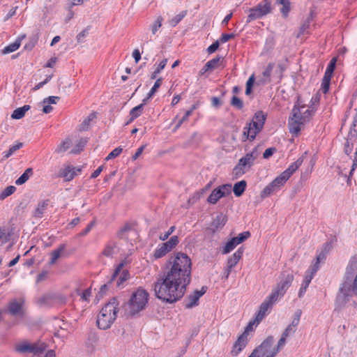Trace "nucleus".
I'll return each mask as SVG.
<instances>
[{
  "label": "nucleus",
  "mask_w": 357,
  "mask_h": 357,
  "mask_svg": "<svg viewBox=\"0 0 357 357\" xmlns=\"http://www.w3.org/2000/svg\"><path fill=\"white\" fill-rule=\"evenodd\" d=\"M246 186H247V183L244 180L236 183L233 188V191H234L235 196H236V197L241 196L243 194V192H245Z\"/></svg>",
  "instance_id": "nucleus-31"
},
{
  "label": "nucleus",
  "mask_w": 357,
  "mask_h": 357,
  "mask_svg": "<svg viewBox=\"0 0 357 357\" xmlns=\"http://www.w3.org/2000/svg\"><path fill=\"white\" fill-rule=\"evenodd\" d=\"M357 115L354 117L351 127L346 139V142L354 143L357 138Z\"/></svg>",
  "instance_id": "nucleus-27"
},
{
  "label": "nucleus",
  "mask_w": 357,
  "mask_h": 357,
  "mask_svg": "<svg viewBox=\"0 0 357 357\" xmlns=\"http://www.w3.org/2000/svg\"><path fill=\"white\" fill-rule=\"evenodd\" d=\"M331 79V77H329L328 75L323 77L321 89L324 93H326L329 89Z\"/></svg>",
  "instance_id": "nucleus-48"
},
{
  "label": "nucleus",
  "mask_w": 357,
  "mask_h": 357,
  "mask_svg": "<svg viewBox=\"0 0 357 357\" xmlns=\"http://www.w3.org/2000/svg\"><path fill=\"white\" fill-rule=\"evenodd\" d=\"M248 337L245 334H241L236 341L231 350L232 356H236L248 344Z\"/></svg>",
  "instance_id": "nucleus-15"
},
{
  "label": "nucleus",
  "mask_w": 357,
  "mask_h": 357,
  "mask_svg": "<svg viewBox=\"0 0 357 357\" xmlns=\"http://www.w3.org/2000/svg\"><path fill=\"white\" fill-rule=\"evenodd\" d=\"M310 17H309L306 21H305L303 22V24H302V26H301V29H300V33L301 34H303L305 33V31L309 28L310 26Z\"/></svg>",
  "instance_id": "nucleus-61"
},
{
  "label": "nucleus",
  "mask_w": 357,
  "mask_h": 357,
  "mask_svg": "<svg viewBox=\"0 0 357 357\" xmlns=\"http://www.w3.org/2000/svg\"><path fill=\"white\" fill-rule=\"evenodd\" d=\"M16 190V188L13 185L6 187L0 194V200H3L7 197L11 195Z\"/></svg>",
  "instance_id": "nucleus-45"
},
{
  "label": "nucleus",
  "mask_w": 357,
  "mask_h": 357,
  "mask_svg": "<svg viewBox=\"0 0 357 357\" xmlns=\"http://www.w3.org/2000/svg\"><path fill=\"white\" fill-rule=\"evenodd\" d=\"M261 130H257L256 127H252L251 123H248L243 129V136L245 137L247 139L253 140L257 134Z\"/></svg>",
  "instance_id": "nucleus-23"
},
{
  "label": "nucleus",
  "mask_w": 357,
  "mask_h": 357,
  "mask_svg": "<svg viewBox=\"0 0 357 357\" xmlns=\"http://www.w3.org/2000/svg\"><path fill=\"white\" fill-rule=\"evenodd\" d=\"M296 331V328L288 326L283 331L282 335L287 338L289 336L293 335L295 333Z\"/></svg>",
  "instance_id": "nucleus-58"
},
{
  "label": "nucleus",
  "mask_w": 357,
  "mask_h": 357,
  "mask_svg": "<svg viewBox=\"0 0 357 357\" xmlns=\"http://www.w3.org/2000/svg\"><path fill=\"white\" fill-rule=\"evenodd\" d=\"M146 101H147L146 99H144L142 100V103L133 107L130 110V115L131 117H130V120L127 122L126 124H128L129 123L132 122L134 119L139 117L142 114L144 106L146 105Z\"/></svg>",
  "instance_id": "nucleus-25"
},
{
  "label": "nucleus",
  "mask_w": 357,
  "mask_h": 357,
  "mask_svg": "<svg viewBox=\"0 0 357 357\" xmlns=\"http://www.w3.org/2000/svg\"><path fill=\"white\" fill-rule=\"evenodd\" d=\"M207 287H202L200 290H195L193 294L188 296L183 301L185 308L190 309L198 305L199 298L206 291Z\"/></svg>",
  "instance_id": "nucleus-13"
},
{
  "label": "nucleus",
  "mask_w": 357,
  "mask_h": 357,
  "mask_svg": "<svg viewBox=\"0 0 357 357\" xmlns=\"http://www.w3.org/2000/svg\"><path fill=\"white\" fill-rule=\"evenodd\" d=\"M274 67V63H270L262 73V77L258 80L259 84H265L271 82V75Z\"/></svg>",
  "instance_id": "nucleus-21"
},
{
  "label": "nucleus",
  "mask_w": 357,
  "mask_h": 357,
  "mask_svg": "<svg viewBox=\"0 0 357 357\" xmlns=\"http://www.w3.org/2000/svg\"><path fill=\"white\" fill-rule=\"evenodd\" d=\"M178 243V237L177 236H172L167 242L158 245L153 252V258L158 259L163 257L174 249Z\"/></svg>",
  "instance_id": "nucleus-9"
},
{
  "label": "nucleus",
  "mask_w": 357,
  "mask_h": 357,
  "mask_svg": "<svg viewBox=\"0 0 357 357\" xmlns=\"http://www.w3.org/2000/svg\"><path fill=\"white\" fill-rule=\"evenodd\" d=\"M257 157L256 149L241 158L238 163L234 167L233 174L238 178L243 175L253 165L255 160Z\"/></svg>",
  "instance_id": "nucleus-6"
},
{
  "label": "nucleus",
  "mask_w": 357,
  "mask_h": 357,
  "mask_svg": "<svg viewBox=\"0 0 357 357\" xmlns=\"http://www.w3.org/2000/svg\"><path fill=\"white\" fill-rule=\"evenodd\" d=\"M250 236V231H244L238 234V236L234 237L238 241L237 243H241Z\"/></svg>",
  "instance_id": "nucleus-52"
},
{
  "label": "nucleus",
  "mask_w": 357,
  "mask_h": 357,
  "mask_svg": "<svg viewBox=\"0 0 357 357\" xmlns=\"http://www.w3.org/2000/svg\"><path fill=\"white\" fill-rule=\"evenodd\" d=\"M162 79L161 77L156 79L154 85L153 86V87L151 89L150 91L147 94V97L146 98V100L148 99L151 98L155 93V92L158 91V89L162 84Z\"/></svg>",
  "instance_id": "nucleus-44"
},
{
  "label": "nucleus",
  "mask_w": 357,
  "mask_h": 357,
  "mask_svg": "<svg viewBox=\"0 0 357 357\" xmlns=\"http://www.w3.org/2000/svg\"><path fill=\"white\" fill-rule=\"evenodd\" d=\"M319 101L318 96H313L311 99L312 105L310 107L301 105L298 102L294 105L291 116H289L288 121V126L289 132L295 136H298L305 125L312 119L315 109L314 105Z\"/></svg>",
  "instance_id": "nucleus-2"
},
{
  "label": "nucleus",
  "mask_w": 357,
  "mask_h": 357,
  "mask_svg": "<svg viewBox=\"0 0 357 357\" xmlns=\"http://www.w3.org/2000/svg\"><path fill=\"white\" fill-rule=\"evenodd\" d=\"M272 306L273 304L267 298L261 304L257 314L258 321H261L264 319L267 311L271 309Z\"/></svg>",
  "instance_id": "nucleus-26"
},
{
  "label": "nucleus",
  "mask_w": 357,
  "mask_h": 357,
  "mask_svg": "<svg viewBox=\"0 0 357 357\" xmlns=\"http://www.w3.org/2000/svg\"><path fill=\"white\" fill-rule=\"evenodd\" d=\"M89 31V26L86 27L84 29L79 33L77 34L76 38L78 43H82L83 41L84 38H85Z\"/></svg>",
  "instance_id": "nucleus-55"
},
{
  "label": "nucleus",
  "mask_w": 357,
  "mask_h": 357,
  "mask_svg": "<svg viewBox=\"0 0 357 357\" xmlns=\"http://www.w3.org/2000/svg\"><path fill=\"white\" fill-rule=\"evenodd\" d=\"M274 342L273 336L266 337L260 345L256 347L248 357H266L273 354L272 346Z\"/></svg>",
  "instance_id": "nucleus-10"
},
{
  "label": "nucleus",
  "mask_w": 357,
  "mask_h": 357,
  "mask_svg": "<svg viewBox=\"0 0 357 357\" xmlns=\"http://www.w3.org/2000/svg\"><path fill=\"white\" fill-rule=\"evenodd\" d=\"M60 99L59 96H49L43 100V104H56L57 101Z\"/></svg>",
  "instance_id": "nucleus-56"
},
{
  "label": "nucleus",
  "mask_w": 357,
  "mask_h": 357,
  "mask_svg": "<svg viewBox=\"0 0 357 357\" xmlns=\"http://www.w3.org/2000/svg\"><path fill=\"white\" fill-rule=\"evenodd\" d=\"M46 348V344L41 342L30 343L27 341H24L15 346V351L20 354L30 353L34 355H39L43 353Z\"/></svg>",
  "instance_id": "nucleus-7"
},
{
  "label": "nucleus",
  "mask_w": 357,
  "mask_h": 357,
  "mask_svg": "<svg viewBox=\"0 0 357 357\" xmlns=\"http://www.w3.org/2000/svg\"><path fill=\"white\" fill-rule=\"evenodd\" d=\"M231 185L223 184L215 188L207 198V202L211 204H216L222 197L231 194Z\"/></svg>",
  "instance_id": "nucleus-11"
},
{
  "label": "nucleus",
  "mask_w": 357,
  "mask_h": 357,
  "mask_svg": "<svg viewBox=\"0 0 357 357\" xmlns=\"http://www.w3.org/2000/svg\"><path fill=\"white\" fill-rule=\"evenodd\" d=\"M277 3L282 6L281 13L283 16L287 17L290 10L289 0H277Z\"/></svg>",
  "instance_id": "nucleus-39"
},
{
  "label": "nucleus",
  "mask_w": 357,
  "mask_h": 357,
  "mask_svg": "<svg viewBox=\"0 0 357 357\" xmlns=\"http://www.w3.org/2000/svg\"><path fill=\"white\" fill-rule=\"evenodd\" d=\"M230 105L238 109H241L243 107V102L242 100L236 96H234L231 98Z\"/></svg>",
  "instance_id": "nucleus-47"
},
{
  "label": "nucleus",
  "mask_w": 357,
  "mask_h": 357,
  "mask_svg": "<svg viewBox=\"0 0 357 357\" xmlns=\"http://www.w3.org/2000/svg\"><path fill=\"white\" fill-rule=\"evenodd\" d=\"M118 305L116 299L113 298L101 309L96 321L99 328L106 330L110 328L116 318Z\"/></svg>",
  "instance_id": "nucleus-4"
},
{
  "label": "nucleus",
  "mask_w": 357,
  "mask_h": 357,
  "mask_svg": "<svg viewBox=\"0 0 357 357\" xmlns=\"http://www.w3.org/2000/svg\"><path fill=\"white\" fill-rule=\"evenodd\" d=\"M9 313L12 316L24 317V301L14 299L11 301L8 306Z\"/></svg>",
  "instance_id": "nucleus-14"
},
{
  "label": "nucleus",
  "mask_w": 357,
  "mask_h": 357,
  "mask_svg": "<svg viewBox=\"0 0 357 357\" xmlns=\"http://www.w3.org/2000/svg\"><path fill=\"white\" fill-rule=\"evenodd\" d=\"M271 12V3L270 0H263L256 7L249 10L247 22L259 19Z\"/></svg>",
  "instance_id": "nucleus-8"
},
{
  "label": "nucleus",
  "mask_w": 357,
  "mask_h": 357,
  "mask_svg": "<svg viewBox=\"0 0 357 357\" xmlns=\"http://www.w3.org/2000/svg\"><path fill=\"white\" fill-rule=\"evenodd\" d=\"M187 10H183L179 14L176 15L175 17L172 18L169 21V24L172 26H176L187 15Z\"/></svg>",
  "instance_id": "nucleus-38"
},
{
  "label": "nucleus",
  "mask_w": 357,
  "mask_h": 357,
  "mask_svg": "<svg viewBox=\"0 0 357 357\" xmlns=\"http://www.w3.org/2000/svg\"><path fill=\"white\" fill-rule=\"evenodd\" d=\"M49 205V199L42 200L38 202L33 213V216L36 218L43 217Z\"/></svg>",
  "instance_id": "nucleus-20"
},
{
  "label": "nucleus",
  "mask_w": 357,
  "mask_h": 357,
  "mask_svg": "<svg viewBox=\"0 0 357 357\" xmlns=\"http://www.w3.org/2000/svg\"><path fill=\"white\" fill-rule=\"evenodd\" d=\"M52 77V75L47 76L46 79L43 82H41L38 83V84H36L34 86L33 90L36 91V90H38L40 88H42L45 84H46L47 82H49L50 81Z\"/></svg>",
  "instance_id": "nucleus-60"
},
{
  "label": "nucleus",
  "mask_w": 357,
  "mask_h": 357,
  "mask_svg": "<svg viewBox=\"0 0 357 357\" xmlns=\"http://www.w3.org/2000/svg\"><path fill=\"white\" fill-rule=\"evenodd\" d=\"M20 41L16 40L13 43L10 44L9 45L6 46L3 50V54H9V53L13 52L16 51L20 47Z\"/></svg>",
  "instance_id": "nucleus-43"
},
{
  "label": "nucleus",
  "mask_w": 357,
  "mask_h": 357,
  "mask_svg": "<svg viewBox=\"0 0 357 357\" xmlns=\"http://www.w3.org/2000/svg\"><path fill=\"white\" fill-rule=\"evenodd\" d=\"M294 280V275L291 273L282 275V279L275 289L266 298L273 305L284 296L287 289L291 286Z\"/></svg>",
  "instance_id": "nucleus-5"
},
{
  "label": "nucleus",
  "mask_w": 357,
  "mask_h": 357,
  "mask_svg": "<svg viewBox=\"0 0 357 357\" xmlns=\"http://www.w3.org/2000/svg\"><path fill=\"white\" fill-rule=\"evenodd\" d=\"M335 63H336V59L333 58L327 66L326 70L324 73V76L328 75L329 77H332V75H333V71L335 68Z\"/></svg>",
  "instance_id": "nucleus-46"
},
{
  "label": "nucleus",
  "mask_w": 357,
  "mask_h": 357,
  "mask_svg": "<svg viewBox=\"0 0 357 357\" xmlns=\"http://www.w3.org/2000/svg\"><path fill=\"white\" fill-rule=\"evenodd\" d=\"M96 118V115L95 113L90 114L82 123L80 126V130H86L88 129L90 122Z\"/></svg>",
  "instance_id": "nucleus-41"
},
{
  "label": "nucleus",
  "mask_w": 357,
  "mask_h": 357,
  "mask_svg": "<svg viewBox=\"0 0 357 357\" xmlns=\"http://www.w3.org/2000/svg\"><path fill=\"white\" fill-rule=\"evenodd\" d=\"M123 149L121 147H117L114 149L111 153H109V155L106 157L105 160H109L119 156L121 153Z\"/></svg>",
  "instance_id": "nucleus-51"
},
{
  "label": "nucleus",
  "mask_w": 357,
  "mask_h": 357,
  "mask_svg": "<svg viewBox=\"0 0 357 357\" xmlns=\"http://www.w3.org/2000/svg\"><path fill=\"white\" fill-rule=\"evenodd\" d=\"M162 17H158L154 24L151 26V31L153 34H155L158 29L162 26Z\"/></svg>",
  "instance_id": "nucleus-53"
},
{
  "label": "nucleus",
  "mask_w": 357,
  "mask_h": 357,
  "mask_svg": "<svg viewBox=\"0 0 357 357\" xmlns=\"http://www.w3.org/2000/svg\"><path fill=\"white\" fill-rule=\"evenodd\" d=\"M279 190L275 188L273 184L271 183L267 186H266L263 190L261 192V197L266 198L271 195L278 192Z\"/></svg>",
  "instance_id": "nucleus-35"
},
{
  "label": "nucleus",
  "mask_w": 357,
  "mask_h": 357,
  "mask_svg": "<svg viewBox=\"0 0 357 357\" xmlns=\"http://www.w3.org/2000/svg\"><path fill=\"white\" fill-rule=\"evenodd\" d=\"M77 294L80 296L81 299L84 301H87L89 300L90 296H91V288H88L84 290L83 292H81L79 289L76 290Z\"/></svg>",
  "instance_id": "nucleus-49"
},
{
  "label": "nucleus",
  "mask_w": 357,
  "mask_h": 357,
  "mask_svg": "<svg viewBox=\"0 0 357 357\" xmlns=\"http://www.w3.org/2000/svg\"><path fill=\"white\" fill-rule=\"evenodd\" d=\"M244 249L239 248L227 260V266L233 268L239 261L243 256Z\"/></svg>",
  "instance_id": "nucleus-19"
},
{
  "label": "nucleus",
  "mask_w": 357,
  "mask_h": 357,
  "mask_svg": "<svg viewBox=\"0 0 357 357\" xmlns=\"http://www.w3.org/2000/svg\"><path fill=\"white\" fill-rule=\"evenodd\" d=\"M127 264L128 261L126 260V259H125L116 267L114 273H112L111 278L108 280L107 282L102 284L100 287V291H98V296L100 297L104 296L107 294V292L110 289L112 282L115 280L116 277L119 275L121 268L123 266H125Z\"/></svg>",
  "instance_id": "nucleus-12"
},
{
  "label": "nucleus",
  "mask_w": 357,
  "mask_h": 357,
  "mask_svg": "<svg viewBox=\"0 0 357 357\" xmlns=\"http://www.w3.org/2000/svg\"><path fill=\"white\" fill-rule=\"evenodd\" d=\"M31 107L29 105H25L22 107L15 109L11 114V118L13 119H20L24 116L26 112L30 109Z\"/></svg>",
  "instance_id": "nucleus-29"
},
{
  "label": "nucleus",
  "mask_w": 357,
  "mask_h": 357,
  "mask_svg": "<svg viewBox=\"0 0 357 357\" xmlns=\"http://www.w3.org/2000/svg\"><path fill=\"white\" fill-rule=\"evenodd\" d=\"M306 152L304 154L297 159L296 161L293 162L289 165V167L283 172L286 174L289 178L298 169V167L302 165L303 162L304 155H306Z\"/></svg>",
  "instance_id": "nucleus-24"
},
{
  "label": "nucleus",
  "mask_w": 357,
  "mask_h": 357,
  "mask_svg": "<svg viewBox=\"0 0 357 357\" xmlns=\"http://www.w3.org/2000/svg\"><path fill=\"white\" fill-rule=\"evenodd\" d=\"M289 178L284 174V172L281 173L278 176H277L272 182L271 183L273 185L280 190V188L284 185V183L287 182V181Z\"/></svg>",
  "instance_id": "nucleus-32"
},
{
  "label": "nucleus",
  "mask_w": 357,
  "mask_h": 357,
  "mask_svg": "<svg viewBox=\"0 0 357 357\" xmlns=\"http://www.w3.org/2000/svg\"><path fill=\"white\" fill-rule=\"evenodd\" d=\"M118 248L117 244L114 241H109L105 245L102 252V255L107 257L112 258L114 255L117 253Z\"/></svg>",
  "instance_id": "nucleus-18"
},
{
  "label": "nucleus",
  "mask_w": 357,
  "mask_h": 357,
  "mask_svg": "<svg viewBox=\"0 0 357 357\" xmlns=\"http://www.w3.org/2000/svg\"><path fill=\"white\" fill-rule=\"evenodd\" d=\"M227 220V219L226 216L222 213H220L213 219L208 227V229L211 230L212 233H215L216 231L222 229L225 226Z\"/></svg>",
  "instance_id": "nucleus-16"
},
{
  "label": "nucleus",
  "mask_w": 357,
  "mask_h": 357,
  "mask_svg": "<svg viewBox=\"0 0 357 357\" xmlns=\"http://www.w3.org/2000/svg\"><path fill=\"white\" fill-rule=\"evenodd\" d=\"M124 266L121 268L119 275L116 277V286L120 287L125 281L130 278L129 271L127 269H123Z\"/></svg>",
  "instance_id": "nucleus-33"
},
{
  "label": "nucleus",
  "mask_w": 357,
  "mask_h": 357,
  "mask_svg": "<svg viewBox=\"0 0 357 357\" xmlns=\"http://www.w3.org/2000/svg\"><path fill=\"white\" fill-rule=\"evenodd\" d=\"M237 242L234 237L230 239L223 248L222 254H227L233 250L239 244Z\"/></svg>",
  "instance_id": "nucleus-36"
},
{
  "label": "nucleus",
  "mask_w": 357,
  "mask_h": 357,
  "mask_svg": "<svg viewBox=\"0 0 357 357\" xmlns=\"http://www.w3.org/2000/svg\"><path fill=\"white\" fill-rule=\"evenodd\" d=\"M32 174V168H27L25 172L15 181V184L20 185L25 183Z\"/></svg>",
  "instance_id": "nucleus-34"
},
{
  "label": "nucleus",
  "mask_w": 357,
  "mask_h": 357,
  "mask_svg": "<svg viewBox=\"0 0 357 357\" xmlns=\"http://www.w3.org/2000/svg\"><path fill=\"white\" fill-rule=\"evenodd\" d=\"M149 294L146 290L138 288L134 291L128 302L123 305L124 314L133 317L145 310L148 303Z\"/></svg>",
  "instance_id": "nucleus-3"
},
{
  "label": "nucleus",
  "mask_w": 357,
  "mask_h": 357,
  "mask_svg": "<svg viewBox=\"0 0 357 357\" xmlns=\"http://www.w3.org/2000/svg\"><path fill=\"white\" fill-rule=\"evenodd\" d=\"M309 284H310V282H308V280H303V282L301 287L298 291V297L299 298H302Z\"/></svg>",
  "instance_id": "nucleus-54"
},
{
  "label": "nucleus",
  "mask_w": 357,
  "mask_h": 357,
  "mask_svg": "<svg viewBox=\"0 0 357 357\" xmlns=\"http://www.w3.org/2000/svg\"><path fill=\"white\" fill-rule=\"evenodd\" d=\"M356 167H357V148L356 149V151H355V153L354 155L353 163H352L351 169L349 172V176L348 181L349 180L350 176L352 175L353 172H354V170L356 169Z\"/></svg>",
  "instance_id": "nucleus-59"
},
{
  "label": "nucleus",
  "mask_w": 357,
  "mask_h": 357,
  "mask_svg": "<svg viewBox=\"0 0 357 357\" xmlns=\"http://www.w3.org/2000/svg\"><path fill=\"white\" fill-rule=\"evenodd\" d=\"M266 120V116L262 111H258L255 114L252 120L250 123L252 127H256L257 130H261Z\"/></svg>",
  "instance_id": "nucleus-17"
},
{
  "label": "nucleus",
  "mask_w": 357,
  "mask_h": 357,
  "mask_svg": "<svg viewBox=\"0 0 357 357\" xmlns=\"http://www.w3.org/2000/svg\"><path fill=\"white\" fill-rule=\"evenodd\" d=\"M71 144V141L69 139H66L63 141L56 149L55 152L57 153H63L67 151Z\"/></svg>",
  "instance_id": "nucleus-40"
},
{
  "label": "nucleus",
  "mask_w": 357,
  "mask_h": 357,
  "mask_svg": "<svg viewBox=\"0 0 357 357\" xmlns=\"http://www.w3.org/2000/svg\"><path fill=\"white\" fill-rule=\"evenodd\" d=\"M286 340L287 338L284 337V336H281L280 339L278 340V344H277V347L275 348H273V354L275 356L278 352L280 350V349L284 346V344H286Z\"/></svg>",
  "instance_id": "nucleus-50"
},
{
  "label": "nucleus",
  "mask_w": 357,
  "mask_h": 357,
  "mask_svg": "<svg viewBox=\"0 0 357 357\" xmlns=\"http://www.w3.org/2000/svg\"><path fill=\"white\" fill-rule=\"evenodd\" d=\"M219 45H220V43H219V41H215V43H213L212 45H211L208 49H207V51L209 54H211V53H213L214 52H215L218 48L219 47Z\"/></svg>",
  "instance_id": "nucleus-64"
},
{
  "label": "nucleus",
  "mask_w": 357,
  "mask_h": 357,
  "mask_svg": "<svg viewBox=\"0 0 357 357\" xmlns=\"http://www.w3.org/2000/svg\"><path fill=\"white\" fill-rule=\"evenodd\" d=\"M220 57H215L208 61L204 67L200 70L199 75H202L208 70H211L215 68L218 63L219 62Z\"/></svg>",
  "instance_id": "nucleus-28"
},
{
  "label": "nucleus",
  "mask_w": 357,
  "mask_h": 357,
  "mask_svg": "<svg viewBox=\"0 0 357 357\" xmlns=\"http://www.w3.org/2000/svg\"><path fill=\"white\" fill-rule=\"evenodd\" d=\"M167 63V59H164L160 61V63L158 65L155 70L156 73H160L165 67Z\"/></svg>",
  "instance_id": "nucleus-63"
},
{
  "label": "nucleus",
  "mask_w": 357,
  "mask_h": 357,
  "mask_svg": "<svg viewBox=\"0 0 357 357\" xmlns=\"http://www.w3.org/2000/svg\"><path fill=\"white\" fill-rule=\"evenodd\" d=\"M261 321H258L257 317L256 316L255 319L249 321L248 324L245 328L244 332L242 334H245V336L248 337L249 332H251L254 330V326H257Z\"/></svg>",
  "instance_id": "nucleus-42"
},
{
  "label": "nucleus",
  "mask_w": 357,
  "mask_h": 357,
  "mask_svg": "<svg viewBox=\"0 0 357 357\" xmlns=\"http://www.w3.org/2000/svg\"><path fill=\"white\" fill-rule=\"evenodd\" d=\"M79 172H80V169H75V168H73V167H70V166H68L62 170V172L60 174V176L64 178L66 181H70Z\"/></svg>",
  "instance_id": "nucleus-22"
},
{
  "label": "nucleus",
  "mask_w": 357,
  "mask_h": 357,
  "mask_svg": "<svg viewBox=\"0 0 357 357\" xmlns=\"http://www.w3.org/2000/svg\"><path fill=\"white\" fill-rule=\"evenodd\" d=\"M65 250V244H61L57 249L53 250L51 253L50 264L52 265L55 264L58 259L61 256V254L64 252Z\"/></svg>",
  "instance_id": "nucleus-30"
},
{
  "label": "nucleus",
  "mask_w": 357,
  "mask_h": 357,
  "mask_svg": "<svg viewBox=\"0 0 357 357\" xmlns=\"http://www.w3.org/2000/svg\"><path fill=\"white\" fill-rule=\"evenodd\" d=\"M192 261L187 254L178 252L172 255L162 276L154 283L155 296L169 303L180 300L190 283Z\"/></svg>",
  "instance_id": "nucleus-1"
},
{
  "label": "nucleus",
  "mask_w": 357,
  "mask_h": 357,
  "mask_svg": "<svg viewBox=\"0 0 357 357\" xmlns=\"http://www.w3.org/2000/svg\"><path fill=\"white\" fill-rule=\"evenodd\" d=\"M95 224H96L95 220L91 221L88 225L86 228L85 229H84L82 232H80L78 236L79 237H82V236H86L92 229V228L94 227Z\"/></svg>",
  "instance_id": "nucleus-57"
},
{
  "label": "nucleus",
  "mask_w": 357,
  "mask_h": 357,
  "mask_svg": "<svg viewBox=\"0 0 357 357\" xmlns=\"http://www.w3.org/2000/svg\"><path fill=\"white\" fill-rule=\"evenodd\" d=\"M10 233L8 231V229L6 227H0V241H1L2 244L6 243L10 241Z\"/></svg>",
  "instance_id": "nucleus-37"
},
{
  "label": "nucleus",
  "mask_w": 357,
  "mask_h": 357,
  "mask_svg": "<svg viewBox=\"0 0 357 357\" xmlns=\"http://www.w3.org/2000/svg\"><path fill=\"white\" fill-rule=\"evenodd\" d=\"M276 151V149L274 148V147H271V148H268L267 149L264 154H263V157L264 158H268L269 157H271L275 152Z\"/></svg>",
  "instance_id": "nucleus-62"
}]
</instances>
